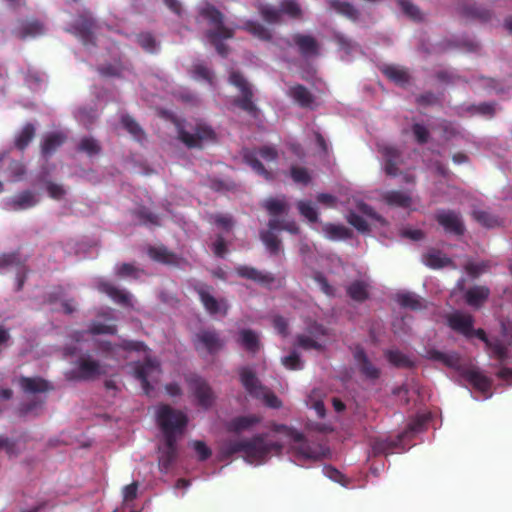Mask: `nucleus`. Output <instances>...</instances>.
I'll return each mask as SVG.
<instances>
[{"label": "nucleus", "instance_id": "42", "mask_svg": "<svg viewBox=\"0 0 512 512\" xmlns=\"http://www.w3.org/2000/svg\"><path fill=\"white\" fill-rule=\"evenodd\" d=\"M330 7L337 13L347 17L350 20H357L359 11L349 2L341 0H329Z\"/></svg>", "mask_w": 512, "mask_h": 512}, {"label": "nucleus", "instance_id": "22", "mask_svg": "<svg viewBox=\"0 0 512 512\" xmlns=\"http://www.w3.org/2000/svg\"><path fill=\"white\" fill-rule=\"evenodd\" d=\"M309 335L300 334L297 336V345L304 350H322L323 346L314 337L326 335L324 326L314 323L309 327Z\"/></svg>", "mask_w": 512, "mask_h": 512}, {"label": "nucleus", "instance_id": "10", "mask_svg": "<svg viewBox=\"0 0 512 512\" xmlns=\"http://www.w3.org/2000/svg\"><path fill=\"white\" fill-rule=\"evenodd\" d=\"M178 138L188 148H201L203 141H214L216 134L210 126L200 123L196 125L194 133L178 126Z\"/></svg>", "mask_w": 512, "mask_h": 512}, {"label": "nucleus", "instance_id": "19", "mask_svg": "<svg viewBox=\"0 0 512 512\" xmlns=\"http://www.w3.org/2000/svg\"><path fill=\"white\" fill-rule=\"evenodd\" d=\"M462 375L475 389L480 391L485 398L492 396V380L481 371L478 369H467Z\"/></svg>", "mask_w": 512, "mask_h": 512}, {"label": "nucleus", "instance_id": "25", "mask_svg": "<svg viewBox=\"0 0 512 512\" xmlns=\"http://www.w3.org/2000/svg\"><path fill=\"white\" fill-rule=\"evenodd\" d=\"M292 39L303 57L319 55L320 45L313 36L296 33L293 35Z\"/></svg>", "mask_w": 512, "mask_h": 512}, {"label": "nucleus", "instance_id": "63", "mask_svg": "<svg viewBox=\"0 0 512 512\" xmlns=\"http://www.w3.org/2000/svg\"><path fill=\"white\" fill-rule=\"evenodd\" d=\"M297 206L299 213L307 220L312 223L318 221V213L309 201H299Z\"/></svg>", "mask_w": 512, "mask_h": 512}, {"label": "nucleus", "instance_id": "18", "mask_svg": "<svg viewBox=\"0 0 512 512\" xmlns=\"http://www.w3.org/2000/svg\"><path fill=\"white\" fill-rule=\"evenodd\" d=\"M474 317L469 313H463L456 311L451 313L447 317L448 326L455 332L463 335L466 338H470L472 326H474Z\"/></svg>", "mask_w": 512, "mask_h": 512}, {"label": "nucleus", "instance_id": "37", "mask_svg": "<svg viewBox=\"0 0 512 512\" xmlns=\"http://www.w3.org/2000/svg\"><path fill=\"white\" fill-rule=\"evenodd\" d=\"M149 256L160 263L168 265H178L180 258L173 252L169 251L166 247H150L148 250Z\"/></svg>", "mask_w": 512, "mask_h": 512}, {"label": "nucleus", "instance_id": "6", "mask_svg": "<svg viewBox=\"0 0 512 512\" xmlns=\"http://www.w3.org/2000/svg\"><path fill=\"white\" fill-rule=\"evenodd\" d=\"M258 156H260L267 162H275L278 159L277 149L273 146H262L257 151L249 150L246 151L243 155L245 163L248 164L253 169L254 172L262 176L266 180H272V172L268 171L264 167V165L258 159Z\"/></svg>", "mask_w": 512, "mask_h": 512}, {"label": "nucleus", "instance_id": "15", "mask_svg": "<svg viewBox=\"0 0 512 512\" xmlns=\"http://www.w3.org/2000/svg\"><path fill=\"white\" fill-rule=\"evenodd\" d=\"M25 259H22L18 252L6 253L0 256V268L15 267L16 268V290L20 291L24 285L27 268Z\"/></svg>", "mask_w": 512, "mask_h": 512}, {"label": "nucleus", "instance_id": "17", "mask_svg": "<svg viewBox=\"0 0 512 512\" xmlns=\"http://www.w3.org/2000/svg\"><path fill=\"white\" fill-rule=\"evenodd\" d=\"M159 467L168 471L178 456L177 436L164 437V445L159 448Z\"/></svg>", "mask_w": 512, "mask_h": 512}, {"label": "nucleus", "instance_id": "45", "mask_svg": "<svg viewBox=\"0 0 512 512\" xmlns=\"http://www.w3.org/2000/svg\"><path fill=\"white\" fill-rule=\"evenodd\" d=\"M74 29L85 45L94 42L92 21L82 20L80 22H77L74 26Z\"/></svg>", "mask_w": 512, "mask_h": 512}, {"label": "nucleus", "instance_id": "11", "mask_svg": "<svg viewBox=\"0 0 512 512\" xmlns=\"http://www.w3.org/2000/svg\"><path fill=\"white\" fill-rule=\"evenodd\" d=\"M193 344L197 351L205 350L208 354L215 355L224 348L225 341L216 330L204 329L195 335Z\"/></svg>", "mask_w": 512, "mask_h": 512}, {"label": "nucleus", "instance_id": "4", "mask_svg": "<svg viewBox=\"0 0 512 512\" xmlns=\"http://www.w3.org/2000/svg\"><path fill=\"white\" fill-rule=\"evenodd\" d=\"M157 422L163 432V437L181 434L187 425L186 415L169 405H161L157 411Z\"/></svg>", "mask_w": 512, "mask_h": 512}, {"label": "nucleus", "instance_id": "59", "mask_svg": "<svg viewBox=\"0 0 512 512\" xmlns=\"http://www.w3.org/2000/svg\"><path fill=\"white\" fill-rule=\"evenodd\" d=\"M324 230L332 239H345L351 235L350 230L343 225L327 224Z\"/></svg>", "mask_w": 512, "mask_h": 512}, {"label": "nucleus", "instance_id": "54", "mask_svg": "<svg viewBox=\"0 0 512 512\" xmlns=\"http://www.w3.org/2000/svg\"><path fill=\"white\" fill-rule=\"evenodd\" d=\"M77 149L80 152L86 153L88 156H94L101 152L100 144L92 137H83Z\"/></svg>", "mask_w": 512, "mask_h": 512}, {"label": "nucleus", "instance_id": "55", "mask_svg": "<svg viewBox=\"0 0 512 512\" xmlns=\"http://www.w3.org/2000/svg\"><path fill=\"white\" fill-rule=\"evenodd\" d=\"M260 239L271 254H278L281 248V241L271 231H261Z\"/></svg>", "mask_w": 512, "mask_h": 512}, {"label": "nucleus", "instance_id": "48", "mask_svg": "<svg viewBox=\"0 0 512 512\" xmlns=\"http://www.w3.org/2000/svg\"><path fill=\"white\" fill-rule=\"evenodd\" d=\"M397 302L403 308H409L411 310H421L425 306L421 299L414 293H401L397 295Z\"/></svg>", "mask_w": 512, "mask_h": 512}, {"label": "nucleus", "instance_id": "51", "mask_svg": "<svg viewBox=\"0 0 512 512\" xmlns=\"http://www.w3.org/2000/svg\"><path fill=\"white\" fill-rule=\"evenodd\" d=\"M401 441V437L397 441L389 438H376L372 442V450L374 454H388L390 453Z\"/></svg>", "mask_w": 512, "mask_h": 512}, {"label": "nucleus", "instance_id": "12", "mask_svg": "<svg viewBox=\"0 0 512 512\" xmlns=\"http://www.w3.org/2000/svg\"><path fill=\"white\" fill-rule=\"evenodd\" d=\"M186 382L199 406L209 408L213 405L214 392L205 379L197 375H190L186 378Z\"/></svg>", "mask_w": 512, "mask_h": 512}, {"label": "nucleus", "instance_id": "29", "mask_svg": "<svg viewBox=\"0 0 512 512\" xmlns=\"http://www.w3.org/2000/svg\"><path fill=\"white\" fill-rule=\"evenodd\" d=\"M237 275L241 278L252 280L262 285H270L275 281V278L270 273H264L254 267L247 265H240L235 269Z\"/></svg>", "mask_w": 512, "mask_h": 512}, {"label": "nucleus", "instance_id": "7", "mask_svg": "<svg viewBox=\"0 0 512 512\" xmlns=\"http://www.w3.org/2000/svg\"><path fill=\"white\" fill-rule=\"evenodd\" d=\"M160 374V363L156 358L146 357L143 362L137 363L134 368V376L141 382L142 389L146 395H149L153 390L150 380H157Z\"/></svg>", "mask_w": 512, "mask_h": 512}, {"label": "nucleus", "instance_id": "32", "mask_svg": "<svg viewBox=\"0 0 512 512\" xmlns=\"http://www.w3.org/2000/svg\"><path fill=\"white\" fill-rule=\"evenodd\" d=\"M0 167L4 169L3 176L9 181H17L25 174L24 165L7 158L4 153L0 154Z\"/></svg>", "mask_w": 512, "mask_h": 512}, {"label": "nucleus", "instance_id": "3", "mask_svg": "<svg viewBox=\"0 0 512 512\" xmlns=\"http://www.w3.org/2000/svg\"><path fill=\"white\" fill-rule=\"evenodd\" d=\"M74 365V368L65 372L68 381H91L106 373L100 361L88 352L81 354Z\"/></svg>", "mask_w": 512, "mask_h": 512}, {"label": "nucleus", "instance_id": "39", "mask_svg": "<svg viewBox=\"0 0 512 512\" xmlns=\"http://www.w3.org/2000/svg\"><path fill=\"white\" fill-rule=\"evenodd\" d=\"M240 28L262 41H270L272 39L271 31L257 21L247 20Z\"/></svg>", "mask_w": 512, "mask_h": 512}, {"label": "nucleus", "instance_id": "43", "mask_svg": "<svg viewBox=\"0 0 512 512\" xmlns=\"http://www.w3.org/2000/svg\"><path fill=\"white\" fill-rule=\"evenodd\" d=\"M263 207L267 210L270 216L276 217L278 215L287 213L288 204L285 201V197L273 198L270 197L263 202Z\"/></svg>", "mask_w": 512, "mask_h": 512}, {"label": "nucleus", "instance_id": "21", "mask_svg": "<svg viewBox=\"0 0 512 512\" xmlns=\"http://www.w3.org/2000/svg\"><path fill=\"white\" fill-rule=\"evenodd\" d=\"M97 289L99 292L109 296L115 303L120 304L124 307H131V296L125 290L117 288L115 285L108 281L101 280L97 283Z\"/></svg>", "mask_w": 512, "mask_h": 512}, {"label": "nucleus", "instance_id": "14", "mask_svg": "<svg viewBox=\"0 0 512 512\" xmlns=\"http://www.w3.org/2000/svg\"><path fill=\"white\" fill-rule=\"evenodd\" d=\"M98 351L101 353L102 357L117 359L118 351L120 349L124 351H144L146 346L142 341H134V340H123L120 344H112L109 341H101L98 343Z\"/></svg>", "mask_w": 512, "mask_h": 512}, {"label": "nucleus", "instance_id": "38", "mask_svg": "<svg viewBox=\"0 0 512 512\" xmlns=\"http://www.w3.org/2000/svg\"><path fill=\"white\" fill-rule=\"evenodd\" d=\"M490 290L486 286H474L465 293V300L468 305L480 307L489 297Z\"/></svg>", "mask_w": 512, "mask_h": 512}, {"label": "nucleus", "instance_id": "9", "mask_svg": "<svg viewBox=\"0 0 512 512\" xmlns=\"http://www.w3.org/2000/svg\"><path fill=\"white\" fill-rule=\"evenodd\" d=\"M193 289L198 294L199 300L203 307L210 315H216L219 313H222L223 315L227 314V301L224 298L216 299L212 295V286H209L205 283H198L194 285Z\"/></svg>", "mask_w": 512, "mask_h": 512}, {"label": "nucleus", "instance_id": "30", "mask_svg": "<svg viewBox=\"0 0 512 512\" xmlns=\"http://www.w3.org/2000/svg\"><path fill=\"white\" fill-rule=\"evenodd\" d=\"M38 203L36 194L33 191L25 190L11 197L7 201L9 209L14 211L27 210Z\"/></svg>", "mask_w": 512, "mask_h": 512}, {"label": "nucleus", "instance_id": "52", "mask_svg": "<svg viewBox=\"0 0 512 512\" xmlns=\"http://www.w3.org/2000/svg\"><path fill=\"white\" fill-rule=\"evenodd\" d=\"M383 74L395 83L402 84L409 80L408 73L397 66L389 65L382 69Z\"/></svg>", "mask_w": 512, "mask_h": 512}, {"label": "nucleus", "instance_id": "26", "mask_svg": "<svg viewBox=\"0 0 512 512\" xmlns=\"http://www.w3.org/2000/svg\"><path fill=\"white\" fill-rule=\"evenodd\" d=\"M262 421V417L256 414L237 416L227 423V430L232 433H242L252 429Z\"/></svg>", "mask_w": 512, "mask_h": 512}, {"label": "nucleus", "instance_id": "27", "mask_svg": "<svg viewBox=\"0 0 512 512\" xmlns=\"http://www.w3.org/2000/svg\"><path fill=\"white\" fill-rule=\"evenodd\" d=\"M287 96L290 97L301 108H312L315 101L311 91L302 84H294L289 87Z\"/></svg>", "mask_w": 512, "mask_h": 512}, {"label": "nucleus", "instance_id": "46", "mask_svg": "<svg viewBox=\"0 0 512 512\" xmlns=\"http://www.w3.org/2000/svg\"><path fill=\"white\" fill-rule=\"evenodd\" d=\"M347 294L357 302H363L368 298L367 284L363 281H354L347 287Z\"/></svg>", "mask_w": 512, "mask_h": 512}, {"label": "nucleus", "instance_id": "20", "mask_svg": "<svg viewBox=\"0 0 512 512\" xmlns=\"http://www.w3.org/2000/svg\"><path fill=\"white\" fill-rule=\"evenodd\" d=\"M354 359L358 366L360 373L369 380H377L380 377L381 371L377 368L368 358L365 350L357 346L354 351Z\"/></svg>", "mask_w": 512, "mask_h": 512}, {"label": "nucleus", "instance_id": "40", "mask_svg": "<svg viewBox=\"0 0 512 512\" xmlns=\"http://www.w3.org/2000/svg\"><path fill=\"white\" fill-rule=\"evenodd\" d=\"M384 200L390 206L401 208H408L412 203L410 195L399 190L388 191L384 195Z\"/></svg>", "mask_w": 512, "mask_h": 512}, {"label": "nucleus", "instance_id": "36", "mask_svg": "<svg viewBox=\"0 0 512 512\" xmlns=\"http://www.w3.org/2000/svg\"><path fill=\"white\" fill-rule=\"evenodd\" d=\"M239 343L249 353L256 354L259 352L261 343L259 335L251 329H242L239 332Z\"/></svg>", "mask_w": 512, "mask_h": 512}, {"label": "nucleus", "instance_id": "61", "mask_svg": "<svg viewBox=\"0 0 512 512\" xmlns=\"http://www.w3.org/2000/svg\"><path fill=\"white\" fill-rule=\"evenodd\" d=\"M193 75L196 79L204 80L210 85L214 84L213 72L202 63H198L193 66Z\"/></svg>", "mask_w": 512, "mask_h": 512}, {"label": "nucleus", "instance_id": "35", "mask_svg": "<svg viewBox=\"0 0 512 512\" xmlns=\"http://www.w3.org/2000/svg\"><path fill=\"white\" fill-rule=\"evenodd\" d=\"M292 436L296 442H300V444L295 447V456L297 459L319 460L321 458L320 454L314 448L307 442H304L303 434L295 432Z\"/></svg>", "mask_w": 512, "mask_h": 512}, {"label": "nucleus", "instance_id": "62", "mask_svg": "<svg viewBox=\"0 0 512 512\" xmlns=\"http://www.w3.org/2000/svg\"><path fill=\"white\" fill-rule=\"evenodd\" d=\"M398 4L402 11L412 20L419 21L422 19V14L419 8L409 0H398Z\"/></svg>", "mask_w": 512, "mask_h": 512}, {"label": "nucleus", "instance_id": "23", "mask_svg": "<svg viewBox=\"0 0 512 512\" xmlns=\"http://www.w3.org/2000/svg\"><path fill=\"white\" fill-rule=\"evenodd\" d=\"M385 165V173L389 176L395 177L399 174V163L401 159V151L395 146L385 145L380 148Z\"/></svg>", "mask_w": 512, "mask_h": 512}, {"label": "nucleus", "instance_id": "1", "mask_svg": "<svg viewBox=\"0 0 512 512\" xmlns=\"http://www.w3.org/2000/svg\"><path fill=\"white\" fill-rule=\"evenodd\" d=\"M268 434H256L251 438L226 441L221 448L224 458L241 453L248 463H263L272 452L279 454L283 445L276 441H267Z\"/></svg>", "mask_w": 512, "mask_h": 512}, {"label": "nucleus", "instance_id": "2", "mask_svg": "<svg viewBox=\"0 0 512 512\" xmlns=\"http://www.w3.org/2000/svg\"><path fill=\"white\" fill-rule=\"evenodd\" d=\"M199 14L205 18L214 29L206 31L205 36L215 47L217 53L226 57L229 53V47L223 43L225 39H231L234 36V30L224 25V15L213 5L207 4L201 8Z\"/></svg>", "mask_w": 512, "mask_h": 512}, {"label": "nucleus", "instance_id": "57", "mask_svg": "<svg viewBox=\"0 0 512 512\" xmlns=\"http://www.w3.org/2000/svg\"><path fill=\"white\" fill-rule=\"evenodd\" d=\"M489 268H490L489 261H481L479 263L468 261L464 265V269H465L466 273L472 278L479 277L481 274L487 272Z\"/></svg>", "mask_w": 512, "mask_h": 512}, {"label": "nucleus", "instance_id": "53", "mask_svg": "<svg viewBox=\"0 0 512 512\" xmlns=\"http://www.w3.org/2000/svg\"><path fill=\"white\" fill-rule=\"evenodd\" d=\"M281 16L286 14L291 19H301L302 9L295 0H283L279 5Z\"/></svg>", "mask_w": 512, "mask_h": 512}, {"label": "nucleus", "instance_id": "60", "mask_svg": "<svg viewBox=\"0 0 512 512\" xmlns=\"http://www.w3.org/2000/svg\"><path fill=\"white\" fill-rule=\"evenodd\" d=\"M290 175L295 183L307 185L311 181L309 171L305 167L292 166L290 169Z\"/></svg>", "mask_w": 512, "mask_h": 512}, {"label": "nucleus", "instance_id": "16", "mask_svg": "<svg viewBox=\"0 0 512 512\" xmlns=\"http://www.w3.org/2000/svg\"><path fill=\"white\" fill-rule=\"evenodd\" d=\"M458 10L464 17L483 23L488 22L492 18L491 10L476 3L474 0H461L458 3Z\"/></svg>", "mask_w": 512, "mask_h": 512}, {"label": "nucleus", "instance_id": "44", "mask_svg": "<svg viewBox=\"0 0 512 512\" xmlns=\"http://www.w3.org/2000/svg\"><path fill=\"white\" fill-rule=\"evenodd\" d=\"M385 357L390 364L397 368H412L414 366V362L399 350H387Z\"/></svg>", "mask_w": 512, "mask_h": 512}, {"label": "nucleus", "instance_id": "58", "mask_svg": "<svg viewBox=\"0 0 512 512\" xmlns=\"http://www.w3.org/2000/svg\"><path fill=\"white\" fill-rule=\"evenodd\" d=\"M411 130L415 141L419 145H424L429 141L430 131L423 123H414Z\"/></svg>", "mask_w": 512, "mask_h": 512}, {"label": "nucleus", "instance_id": "47", "mask_svg": "<svg viewBox=\"0 0 512 512\" xmlns=\"http://www.w3.org/2000/svg\"><path fill=\"white\" fill-rule=\"evenodd\" d=\"M35 136V127L31 123H26L15 139V146L19 150H24Z\"/></svg>", "mask_w": 512, "mask_h": 512}, {"label": "nucleus", "instance_id": "49", "mask_svg": "<svg viewBox=\"0 0 512 512\" xmlns=\"http://www.w3.org/2000/svg\"><path fill=\"white\" fill-rule=\"evenodd\" d=\"M144 270L131 263H122L115 268V275L119 278L139 279Z\"/></svg>", "mask_w": 512, "mask_h": 512}, {"label": "nucleus", "instance_id": "5", "mask_svg": "<svg viewBox=\"0 0 512 512\" xmlns=\"http://www.w3.org/2000/svg\"><path fill=\"white\" fill-rule=\"evenodd\" d=\"M229 83L235 86L241 93L240 97H235L232 104L251 116H256L258 108L253 101L254 93L250 83L239 71H232L229 75Z\"/></svg>", "mask_w": 512, "mask_h": 512}, {"label": "nucleus", "instance_id": "13", "mask_svg": "<svg viewBox=\"0 0 512 512\" xmlns=\"http://www.w3.org/2000/svg\"><path fill=\"white\" fill-rule=\"evenodd\" d=\"M434 218L446 233L455 236L464 235L466 229L459 212L450 209H440L435 213Z\"/></svg>", "mask_w": 512, "mask_h": 512}, {"label": "nucleus", "instance_id": "8", "mask_svg": "<svg viewBox=\"0 0 512 512\" xmlns=\"http://www.w3.org/2000/svg\"><path fill=\"white\" fill-rule=\"evenodd\" d=\"M472 337H477L485 343L491 358L497 359L501 364H512V355L500 339H489L482 328L474 329L473 326L470 333V338Z\"/></svg>", "mask_w": 512, "mask_h": 512}, {"label": "nucleus", "instance_id": "31", "mask_svg": "<svg viewBox=\"0 0 512 512\" xmlns=\"http://www.w3.org/2000/svg\"><path fill=\"white\" fill-rule=\"evenodd\" d=\"M240 380L246 391L253 397L260 398L263 395L264 387L260 384L255 373L249 368H242Z\"/></svg>", "mask_w": 512, "mask_h": 512}, {"label": "nucleus", "instance_id": "64", "mask_svg": "<svg viewBox=\"0 0 512 512\" xmlns=\"http://www.w3.org/2000/svg\"><path fill=\"white\" fill-rule=\"evenodd\" d=\"M334 40L339 46V48L348 55L354 52L357 48V44L348 37H346L345 35H343L342 33H335Z\"/></svg>", "mask_w": 512, "mask_h": 512}, {"label": "nucleus", "instance_id": "50", "mask_svg": "<svg viewBox=\"0 0 512 512\" xmlns=\"http://www.w3.org/2000/svg\"><path fill=\"white\" fill-rule=\"evenodd\" d=\"M121 124L138 141H141L145 138V133L143 129L130 115H122Z\"/></svg>", "mask_w": 512, "mask_h": 512}, {"label": "nucleus", "instance_id": "56", "mask_svg": "<svg viewBox=\"0 0 512 512\" xmlns=\"http://www.w3.org/2000/svg\"><path fill=\"white\" fill-rule=\"evenodd\" d=\"M137 43L148 53H155L158 50V42L149 32L138 34Z\"/></svg>", "mask_w": 512, "mask_h": 512}, {"label": "nucleus", "instance_id": "24", "mask_svg": "<svg viewBox=\"0 0 512 512\" xmlns=\"http://www.w3.org/2000/svg\"><path fill=\"white\" fill-rule=\"evenodd\" d=\"M423 263L431 269H441L450 267L456 269L454 261L445 255L442 251L431 248L422 256Z\"/></svg>", "mask_w": 512, "mask_h": 512}, {"label": "nucleus", "instance_id": "41", "mask_svg": "<svg viewBox=\"0 0 512 512\" xmlns=\"http://www.w3.org/2000/svg\"><path fill=\"white\" fill-rule=\"evenodd\" d=\"M258 12L262 19L268 24H280L282 23V16L280 8L274 7L268 4H258Z\"/></svg>", "mask_w": 512, "mask_h": 512}, {"label": "nucleus", "instance_id": "34", "mask_svg": "<svg viewBox=\"0 0 512 512\" xmlns=\"http://www.w3.org/2000/svg\"><path fill=\"white\" fill-rule=\"evenodd\" d=\"M42 34H44V26L38 20L21 21L15 29V35L22 40Z\"/></svg>", "mask_w": 512, "mask_h": 512}, {"label": "nucleus", "instance_id": "28", "mask_svg": "<svg viewBox=\"0 0 512 512\" xmlns=\"http://www.w3.org/2000/svg\"><path fill=\"white\" fill-rule=\"evenodd\" d=\"M18 382L22 391L28 394L45 393L53 389V386L41 377L21 376Z\"/></svg>", "mask_w": 512, "mask_h": 512}, {"label": "nucleus", "instance_id": "33", "mask_svg": "<svg viewBox=\"0 0 512 512\" xmlns=\"http://www.w3.org/2000/svg\"><path fill=\"white\" fill-rule=\"evenodd\" d=\"M66 139V135L62 132L49 133L41 144L42 155L46 158L52 156L65 143Z\"/></svg>", "mask_w": 512, "mask_h": 512}]
</instances>
